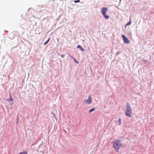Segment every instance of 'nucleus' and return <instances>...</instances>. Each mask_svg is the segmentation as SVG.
<instances>
[{
	"instance_id": "1",
	"label": "nucleus",
	"mask_w": 154,
	"mask_h": 154,
	"mask_svg": "<svg viewBox=\"0 0 154 154\" xmlns=\"http://www.w3.org/2000/svg\"><path fill=\"white\" fill-rule=\"evenodd\" d=\"M122 146L121 141L119 140H117L113 143V146L117 152L119 151L120 148Z\"/></svg>"
},
{
	"instance_id": "2",
	"label": "nucleus",
	"mask_w": 154,
	"mask_h": 154,
	"mask_svg": "<svg viewBox=\"0 0 154 154\" xmlns=\"http://www.w3.org/2000/svg\"><path fill=\"white\" fill-rule=\"evenodd\" d=\"M125 115L128 117L131 116L132 111L130 104L128 103H127L126 110L125 112Z\"/></svg>"
},
{
	"instance_id": "3",
	"label": "nucleus",
	"mask_w": 154,
	"mask_h": 154,
	"mask_svg": "<svg viewBox=\"0 0 154 154\" xmlns=\"http://www.w3.org/2000/svg\"><path fill=\"white\" fill-rule=\"evenodd\" d=\"M107 11L108 8H102L101 10V13L103 15L106 19H108L109 18V15H106V13Z\"/></svg>"
},
{
	"instance_id": "4",
	"label": "nucleus",
	"mask_w": 154,
	"mask_h": 154,
	"mask_svg": "<svg viewBox=\"0 0 154 154\" xmlns=\"http://www.w3.org/2000/svg\"><path fill=\"white\" fill-rule=\"evenodd\" d=\"M92 101V97L90 96H89L88 97V99L85 100L84 102L85 103V104H89L91 103Z\"/></svg>"
},
{
	"instance_id": "5",
	"label": "nucleus",
	"mask_w": 154,
	"mask_h": 154,
	"mask_svg": "<svg viewBox=\"0 0 154 154\" xmlns=\"http://www.w3.org/2000/svg\"><path fill=\"white\" fill-rule=\"evenodd\" d=\"M122 37L123 38L124 42L125 43L129 44L130 43V41L124 35H122Z\"/></svg>"
},
{
	"instance_id": "6",
	"label": "nucleus",
	"mask_w": 154,
	"mask_h": 154,
	"mask_svg": "<svg viewBox=\"0 0 154 154\" xmlns=\"http://www.w3.org/2000/svg\"><path fill=\"white\" fill-rule=\"evenodd\" d=\"M77 48H80V50L82 51H84V50L83 49V48L80 45H78V46H77Z\"/></svg>"
},
{
	"instance_id": "7",
	"label": "nucleus",
	"mask_w": 154,
	"mask_h": 154,
	"mask_svg": "<svg viewBox=\"0 0 154 154\" xmlns=\"http://www.w3.org/2000/svg\"><path fill=\"white\" fill-rule=\"evenodd\" d=\"M50 39V38H49V39L45 42L44 44V45H46L49 42Z\"/></svg>"
},
{
	"instance_id": "8",
	"label": "nucleus",
	"mask_w": 154,
	"mask_h": 154,
	"mask_svg": "<svg viewBox=\"0 0 154 154\" xmlns=\"http://www.w3.org/2000/svg\"><path fill=\"white\" fill-rule=\"evenodd\" d=\"M131 19L130 20V21H129V22L128 23L125 25V26H128V25H129L131 24Z\"/></svg>"
},
{
	"instance_id": "9",
	"label": "nucleus",
	"mask_w": 154,
	"mask_h": 154,
	"mask_svg": "<svg viewBox=\"0 0 154 154\" xmlns=\"http://www.w3.org/2000/svg\"><path fill=\"white\" fill-rule=\"evenodd\" d=\"M27 153L26 152H21L19 154H27Z\"/></svg>"
},
{
	"instance_id": "10",
	"label": "nucleus",
	"mask_w": 154,
	"mask_h": 154,
	"mask_svg": "<svg viewBox=\"0 0 154 154\" xmlns=\"http://www.w3.org/2000/svg\"><path fill=\"white\" fill-rule=\"evenodd\" d=\"M95 110V108H93L91 109L89 111V112H91L94 111Z\"/></svg>"
},
{
	"instance_id": "11",
	"label": "nucleus",
	"mask_w": 154,
	"mask_h": 154,
	"mask_svg": "<svg viewBox=\"0 0 154 154\" xmlns=\"http://www.w3.org/2000/svg\"><path fill=\"white\" fill-rule=\"evenodd\" d=\"M70 57L73 59V60H74V62H76L78 63V62H77V61L76 60V59L75 58L72 57H71L70 56Z\"/></svg>"
},
{
	"instance_id": "12",
	"label": "nucleus",
	"mask_w": 154,
	"mask_h": 154,
	"mask_svg": "<svg viewBox=\"0 0 154 154\" xmlns=\"http://www.w3.org/2000/svg\"><path fill=\"white\" fill-rule=\"evenodd\" d=\"M80 2V1L79 0H75V1H74V2L75 3H77V2Z\"/></svg>"
},
{
	"instance_id": "13",
	"label": "nucleus",
	"mask_w": 154,
	"mask_h": 154,
	"mask_svg": "<svg viewBox=\"0 0 154 154\" xmlns=\"http://www.w3.org/2000/svg\"><path fill=\"white\" fill-rule=\"evenodd\" d=\"M119 125H121V118H119Z\"/></svg>"
},
{
	"instance_id": "14",
	"label": "nucleus",
	"mask_w": 154,
	"mask_h": 154,
	"mask_svg": "<svg viewBox=\"0 0 154 154\" xmlns=\"http://www.w3.org/2000/svg\"><path fill=\"white\" fill-rule=\"evenodd\" d=\"M10 100L11 101H12L13 100L11 98V95H10Z\"/></svg>"
},
{
	"instance_id": "15",
	"label": "nucleus",
	"mask_w": 154,
	"mask_h": 154,
	"mask_svg": "<svg viewBox=\"0 0 154 154\" xmlns=\"http://www.w3.org/2000/svg\"><path fill=\"white\" fill-rule=\"evenodd\" d=\"M64 56V55H62L61 56V57H63Z\"/></svg>"
}]
</instances>
